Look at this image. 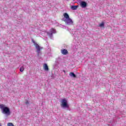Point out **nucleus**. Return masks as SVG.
Returning a JSON list of instances; mask_svg holds the SVG:
<instances>
[{
	"label": "nucleus",
	"instance_id": "nucleus-1",
	"mask_svg": "<svg viewBox=\"0 0 126 126\" xmlns=\"http://www.w3.org/2000/svg\"><path fill=\"white\" fill-rule=\"evenodd\" d=\"M63 15L65 18L63 20V21L65 22L66 25H73V21L69 18V15H68L67 13H64Z\"/></svg>",
	"mask_w": 126,
	"mask_h": 126
},
{
	"label": "nucleus",
	"instance_id": "nucleus-2",
	"mask_svg": "<svg viewBox=\"0 0 126 126\" xmlns=\"http://www.w3.org/2000/svg\"><path fill=\"white\" fill-rule=\"evenodd\" d=\"M0 109L2 110V113L7 116L10 115V110L9 108L5 106L4 104H0Z\"/></svg>",
	"mask_w": 126,
	"mask_h": 126
},
{
	"label": "nucleus",
	"instance_id": "nucleus-3",
	"mask_svg": "<svg viewBox=\"0 0 126 126\" xmlns=\"http://www.w3.org/2000/svg\"><path fill=\"white\" fill-rule=\"evenodd\" d=\"M32 42L35 47V49L36 50V53L37 54L38 57H40V55H42V52H41V50L43 49V48L40 46L38 44H37L36 42L34 40H32Z\"/></svg>",
	"mask_w": 126,
	"mask_h": 126
},
{
	"label": "nucleus",
	"instance_id": "nucleus-4",
	"mask_svg": "<svg viewBox=\"0 0 126 126\" xmlns=\"http://www.w3.org/2000/svg\"><path fill=\"white\" fill-rule=\"evenodd\" d=\"M61 106L63 109H68L69 108V105L67 103V100L66 98L62 99L61 101Z\"/></svg>",
	"mask_w": 126,
	"mask_h": 126
},
{
	"label": "nucleus",
	"instance_id": "nucleus-5",
	"mask_svg": "<svg viewBox=\"0 0 126 126\" xmlns=\"http://www.w3.org/2000/svg\"><path fill=\"white\" fill-rule=\"evenodd\" d=\"M57 33L56 30L54 29H51L49 32H47V35L50 38V39H53V34H55Z\"/></svg>",
	"mask_w": 126,
	"mask_h": 126
},
{
	"label": "nucleus",
	"instance_id": "nucleus-6",
	"mask_svg": "<svg viewBox=\"0 0 126 126\" xmlns=\"http://www.w3.org/2000/svg\"><path fill=\"white\" fill-rule=\"evenodd\" d=\"M81 6L83 8L86 7L87 6V3L85 1H82L81 2Z\"/></svg>",
	"mask_w": 126,
	"mask_h": 126
},
{
	"label": "nucleus",
	"instance_id": "nucleus-7",
	"mask_svg": "<svg viewBox=\"0 0 126 126\" xmlns=\"http://www.w3.org/2000/svg\"><path fill=\"white\" fill-rule=\"evenodd\" d=\"M43 69L46 71H48L49 70V67L46 63L44 64L43 65Z\"/></svg>",
	"mask_w": 126,
	"mask_h": 126
},
{
	"label": "nucleus",
	"instance_id": "nucleus-8",
	"mask_svg": "<svg viewBox=\"0 0 126 126\" xmlns=\"http://www.w3.org/2000/svg\"><path fill=\"white\" fill-rule=\"evenodd\" d=\"M61 53L63 55H66L67 54V50L66 49H63L61 50Z\"/></svg>",
	"mask_w": 126,
	"mask_h": 126
},
{
	"label": "nucleus",
	"instance_id": "nucleus-9",
	"mask_svg": "<svg viewBox=\"0 0 126 126\" xmlns=\"http://www.w3.org/2000/svg\"><path fill=\"white\" fill-rule=\"evenodd\" d=\"M78 7V6L76 5V6H72L71 7V9H72V10H75L76 9H77V8Z\"/></svg>",
	"mask_w": 126,
	"mask_h": 126
},
{
	"label": "nucleus",
	"instance_id": "nucleus-10",
	"mask_svg": "<svg viewBox=\"0 0 126 126\" xmlns=\"http://www.w3.org/2000/svg\"><path fill=\"white\" fill-rule=\"evenodd\" d=\"M104 26H105V24L104 23V22H102L99 25V27L102 28H104Z\"/></svg>",
	"mask_w": 126,
	"mask_h": 126
},
{
	"label": "nucleus",
	"instance_id": "nucleus-11",
	"mask_svg": "<svg viewBox=\"0 0 126 126\" xmlns=\"http://www.w3.org/2000/svg\"><path fill=\"white\" fill-rule=\"evenodd\" d=\"M70 76H71L72 77H76V76L73 72H70L69 74Z\"/></svg>",
	"mask_w": 126,
	"mask_h": 126
},
{
	"label": "nucleus",
	"instance_id": "nucleus-12",
	"mask_svg": "<svg viewBox=\"0 0 126 126\" xmlns=\"http://www.w3.org/2000/svg\"><path fill=\"white\" fill-rule=\"evenodd\" d=\"M23 70H24V66H22L20 68V71H21V72H23Z\"/></svg>",
	"mask_w": 126,
	"mask_h": 126
},
{
	"label": "nucleus",
	"instance_id": "nucleus-13",
	"mask_svg": "<svg viewBox=\"0 0 126 126\" xmlns=\"http://www.w3.org/2000/svg\"><path fill=\"white\" fill-rule=\"evenodd\" d=\"M7 126H14V125L11 123H9L7 124Z\"/></svg>",
	"mask_w": 126,
	"mask_h": 126
},
{
	"label": "nucleus",
	"instance_id": "nucleus-14",
	"mask_svg": "<svg viewBox=\"0 0 126 126\" xmlns=\"http://www.w3.org/2000/svg\"><path fill=\"white\" fill-rule=\"evenodd\" d=\"M26 104H27V105H28V104H29V102H28V101H26Z\"/></svg>",
	"mask_w": 126,
	"mask_h": 126
},
{
	"label": "nucleus",
	"instance_id": "nucleus-15",
	"mask_svg": "<svg viewBox=\"0 0 126 126\" xmlns=\"http://www.w3.org/2000/svg\"><path fill=\"white\" fill-rule=\"evenodd\" d=\"M63 72H64V73H65V70H63Z\"/></svg>",
	"mask_w": 126,
	"mask_h": 126
}]
</instances>
